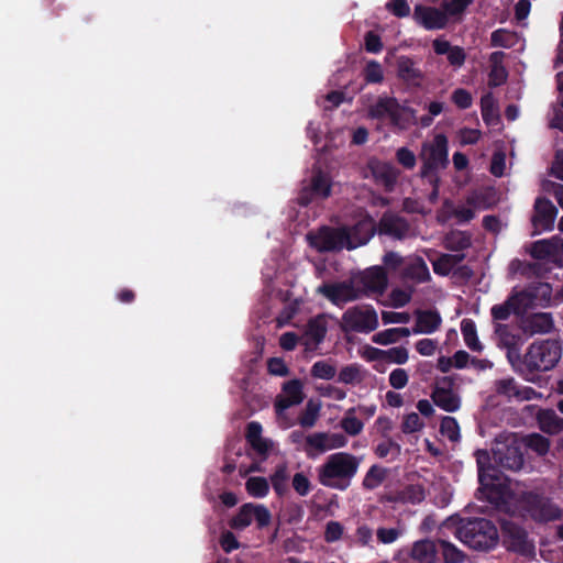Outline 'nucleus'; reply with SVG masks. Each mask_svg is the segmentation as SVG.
Wrapping results in <instances>:
<instances>
[{
	"instance_id": "obj_43",
	"label": "nucleus",
	"mask_w": 563,
	"mask_h": 563,
	"mask_svg": "<svg viewBox=\"0 0 563 563\" xmlns=\"http://www.w3.org/2000/svg\"><path fill=\"white\" fill-rule=\"evenodd\" d=\"M341 428L352 437L360 434L363 430V422L355 416V409L351 408L346 411L344 418L340 422Z\"/></svg>"
},
{
	"instance_id": "obj_37",
	"label": "nucleus",
	"mask_w": 563,
	"mask_h": 563,
	"mask_svg": "<svg viewBox=\"0 0 563 563\" xmlns=\"http://www.w3.org/2000/svg\"><path fill=\"white\" fill-rule=\"evenodd\" d=\"M472 244L471 235L463 231H452L444 238L445 249L459 252L468 249Z\"/></svg>"
},
{
	"instance_id": "obj_8",
	"label": "nucleus",
	"mask_w": 563,
	"mask_h": 563,
	"mask_svg": "<svg viewBox=\"0 0 563 563\" xmlns=\"http://www.w3.org/2000/svg\"><path fill=\"white\" fill-rule=\"evenodd\" d=\"M494 334L497 346L506 351V357L510 365L516 368L521 364V349L525 344V335L510 324L497 322L494 327Z\"/></svg>"
},
{
	"instance_id": "obj_30",
	"label": "nucleus",
	"mask_w": 563,
	"mask_h": 563,
	"mask_svg": "<svg viewBox=\"0 0 563 563\" xmlns=\"http://www.w3.org/2000/svg\"><path fill=\"white\" fill-rule=\"evenodd\" d=\"M441 324V317L435 311H418L416 325L412 329L413 333H432Z\"/></svg>"
},
{
	"instance_id": "obj_2",
	"label": "nucleus",
	"mask_w": 563,
	"mask_h": 563,
	"mask_svg": "<svg viewBox=\"0 0 563 563\" xmlns=\"http://www.w3.org/2000/svg\"><path fill=\"white\" fill-rule=\"evenodd\" d=\"M421 162L420 177L428 178L430 184L439 183V172L449 165L448 139L444 134H437L432 140L421 144L419 153Z\"/></svg>"
},
{
	"instance_id": "obj_1",
	"label": "nucleus",
	"mask_w": 563,
	"mask_h": 563,
	"mask_svg": "<svg viewBox=\"0 0 563 563\" xmlns=\"http://www.w3.org/2000/svg\"><path fill=\"white\" fill-rule=\"evenodd\" d=\"M360 464L361 459L351 453L331 454L318 468V481L325 487L344 490L350 486Z\"/></svg>"
},
{
	"instance_id": "obj_39",
	"label": "nucleus",
	"mask_w": 563,
	"mask_h": 563,
	"mask_svg": "<svg viewBox=\"0 0 563 563\" xmlns=\"http://www.w3.org/2000/svg\"><path fill=\"white\" fill-rule=\"evenodd\" d=\"M516 309V314L526 312L528 309L537 307L530 288L517 291L508 297Z\"/></svg>"
},
{
	"instance_id": "obj_59",
	"label": "nucleus",
	"mask_w": 563,
	"mask_h": 563,
	"mask_svg": "<svg viewBox=\"0 0 563 563\" xmlns=\"http://www.w3.org/2000/svg\"><path fill=\"white\" fill-rule=\"evenodd\" d=\"M409 380V376L406 369L396 368L389 374V384L395 389L404 388Z\"/></svg>"
},
{
	"instance_id": "obj_3",
	"label": "nucleus",
	"mask_w": 563,
	"mask_h": 563,
	"mask_svg": "<svg viewBox=\"0 0 563 563\" xmlns=\"http://www.w3.org/2000/svg\"><path fill=\"white\" fill-rule=\"evenodd\" d=\"M455 536L468 548L477 551H488L496 547L499 540L496 526L485 518L463 522L456 529Z\"/></svg>"
},
{
	"instance_id": "obj_54",
	"label": "nucleus",
	"mask_w": 563,
	"mask_h": 563,
	"mask_svg": "<svg viewBox=\"0 0 563 563\" xmlns=\"http://www.w3.org/2000/svg\"><path fill=\"white\" fill-rule=\"evenodd\" d=\"M250 449L264 461L267 459L269 451L273 448V442L266 438L260 437L258 440H254L249 443Z\"/></svg>"
},
{
	"instance_id": "obj_31",
	"label": "nucleus",
	"mask_w": 563,
	"mask_h": 563,
	"mask_svg": "<svg viewBox=\"0 0 563 563\" xmlns=\"http://www.w3.org/2000/svg\"><path fill=\"white\" fill-rule=\"evenodd\" d=\"M404 276L415 280L416 283H426L430 280L429 268L420 256L411 258L404 271Z\"/></svg>"
},
{
	"instance_id": "obj_22",
	"label": "nucleus",
	"mask_w": 563,
	"mask_h": 563,
	"mask_svg": "<svg viewBox=\"0 0 563 563\" xmlns=\"http://www.w3.org/2000/svg\"><path fill=\"white\" fill-rule=\"evenodd\" d=\"M451 382L444 377L432 391L433 402L441 409L453 412L460 408V397L450 388Z\"/></svg>"
},
{
	"instance_id": "obj_4",
	"label": "nucleus",
	"mask_w": 563,
	"mask_h": 563,
	"mask_svg": "<svg viewBox=\"0 0 563 563\" xmlns=\"http://www.w3.org/2000/svg\"><path fill=\"white\" fill-rule=\"evenodd\" d=\"M562 355V347L556 340H542L531 343L521 358V364L529 372H547L552 369Z\"/></svg>"
},
{
	"instance_id": "obj_63",
	"label": "nucleus",
	"mask_w": 563,
	"mask_h": 563,
	"mask_svg": "<svg viewBox=\"0 0 563 563\" xmlns=\"http://www.w3.org/2000/svg\"><path fill=\"white\" fill-rule=\"evenodd\" d=\"M220 545L225 553H231L239 549L240 543L233 532L224 531L220 538Z\"/></svg>"
},
{
	"instance_id": "obj_27",
	"label": "nucleus",
	"mask_w": 563,
	"mask_h": 563,
	"mask_svg": "<svg viewBox=\"0 0 563 563\" xmlns=\"http://www.w3.org/2000/svg\"><path fill=\"white\" fill-rule=\"evenodd\" d=\"M409 556L418 563H437L438 548L435 541L422 539L413 542Z\"/></svg>"
},
{
	"instance_id": "obj_40",
	"label": "nucleus",
	"mask_w": 563,
	"mask_h": 563,
	"mask_svg": "<svg viewBox=\"0 0 563 563\" xmlns=\"http://www.w3.org/2000/svg\"><path fill=\"white\" fill-rule=\"evenodd\" d=\"M536 306L547 307L552 298V287L549 283H538L529 286Z\"/></svg>"
},
{
	"instance_id": "obj_5",
	"label": "nucleus",
	"mask_w": 563,
	"mask_h": 563,
	"mask_svg": "<svg viewBox=\"0 0 563 563\" xmlns=\"http://www.w3.org/2000/svg\"><path fill=\"white\" fill-rule=\"evenodd\" d=\"M517 503L518 507L537 522L555 521L563 517V510L551 498L543 495L522 493Z\"/></svg>"
},
{
	"instance_id": "obj_14",
	"label": "nucleus",
	"mask_w": 563,
	"mask_h": 563,
	"mask_svg": "<svg viewBox=\"0 0 563 563\" xmlns=\"http://www.w3.org/2000/svg\"><path fill=\"white\" fill-rule=\"evenodd\" d=\"M528 253L538 261H548L563 267V239L559 236L531 243Z\"/></svg>"
},
{
	"instance_id": "obj_55",
	"label": "nucleus",
	"mask_w": 563,
	"mask_h": 563,
	"mask_svg": "<svg viewBox=\"0 0 563 563\" xmlns=\"http://www.w3.org/2000/svg\"><path fill=\"white\" fill-rule=\"evenodd\" d=\"M496 393L499 395H504L508 398L517 397L518 386L514 378H505L497 380L495 384Z\"/></svg>"
},
{
	"instance_id": "obj_61",
	"label": "nucleus",
	"mask_w": 563,
	"mask_h": 563,
	"mask_svg": "<svg viewBox=\"0 0 563 563\" xmlns=\"http://www.w3.org/2000/svg\"><path fill=\"white\" fill-rule=\"evenodd\" d=\"M398 340L394 328L377 332L372 336V341L379 345L393 344L398 342Z\"/></svg>"
},
{
	"instance_id": "obj_42",
	"label": "nucleus",
	"mask_w": 563,
	"mask_h": 563,
	"mask_svg": "<svg viewBox=\"0 0 563 563\" xmlns=\"http://www.w3.org/2000/svg\"><path fill=\"white\" fill-rule=\"evenodd\" d=\"M253 504H244L239 512L231 519L230 526L238 530L249 527L253 521Z\"/></svg>"
},
{
	"instance_id": "obj_64",
	"label": "nucleus",
	"mask_w": 563,
	"mask_h": 563,
	"mask_svg": "<svg viewBox=\"0 0 563 563\" xmlns=\"http://www.w3.org/2000/svg\"><path fill=\"white\" fill-rule=\"evenodd\" d=\"M343 533V527L338 521H330L327 523L325 532H324V539L328 542H334L338 541Z\"/></svg>"
},
{
	"instance_id": "obj_49",
	"label": "nucleus",
	"mask_w": 563,
	"mask_h": 563,
	"mask_svg": "<svg viewBox=\"0 0 563 563\" xmlns=\"http://www.w3.org/2000/svg\"><path fill=\"white\" fill-rule=\"evenodd\" d=\"M364 78L368 84H380L384 80V71L380 64L376 60H371L364 68Z\"/></svg>"
},
{
	"instance_id": "obj_26",
	"label": "nucleus",
	"mask_w": 563,
	"mask_h": 563,
	"mask_svg": "<svg viewBox=\"0 0 563 563\" xmlns=\"http://www.w3.org/2000/svg\"><path fill=\"white\" fill-rule=\"evenodd\" d=\"M432 47L435 54L446 55L448 62L451 66L460 68L464 65L466 54L461 46L451 45V43L443 38H435L432 42Z\"/></svg>"
},
{
	"instance_id": "obj_41",
	"label": "nucleus",
	"mask_w": 563,
	"mask_h": 563,
	"mask_svg": "<svg viewBox=\"0 0 563 563\" xmlns=\"http://www.w3.org/2000/svg\"><path fill=\"white\" fill-rule=\"evenodd\" d=\"M310 373L314 378L330 380L336 374V365L330 360L318 361L312 365Z\"/></svg>"
},
{
	"instance_id": "obj_24",
	"label": "nucleus",
	"mask_w": 563,
	"mask_h": 563,
	"mask_svg": "<svg viewBox=\"0 0 563 563\" xmlns=\"http://www.w3.org/2000/svg\"><path fill=\"white\" fill-rule=\"evenodd\" d=\"M328 332V322L324 316L311 319L301 336L302 344L307 350H316L324 340Z\"/></svg>"
},
{
	"instance_id": "obj_18",
	"label": "nucleus",
	"mask_w": 563,
	"mask_h": 563,
	"mask_svg": "<svg viewBox=\"0 0 563 563\" xmlns=\"http://www.w3.org/2000/svg\"><path fill=\"white\" fill-rule=\"evenodd\" d=\"M518 324L525 338L548 334L554 329V320L550 312L527 314L519 320Z\"/></svg>"
},
{
	"instance_id": "obj_34",
	"label": "nucleus",
	"mask_w": 563,
	"mask_h": 563,
	"mask_svg": "<svg viewBox=\"0 0 563 563\" xmlns=\"http://www.w3.org/2000/svg\"><path fill=\"white\" fill-rule=\"evenodd\" d=\"M466 202L474 209H487L496 202V194L493 189H481L472 192Z\"/></svg>"
},
{
	"instance_id": "obj_32",
	"label": "nucleus",
	"mask_w": 563,
	"mask_h": 563,
	"mask_svg": "<svg viewBox=\"0 0 563 563\" xmlns=\"http://www.w3.org/2000/svg\"><path fill=\"white\" fill-rule=\"evenodd\" d=\"M303 398V384L301 380L292 379L284 384V409L301 404Z\"/></svg>"
},
{
	"instance_id": "obj_13",
	"label": "nucleus",
	"mask_w": 563,
	"mask_h": 563,
	"mask_svg": "<svg viewBox=\"0 0 563 563\" xmlns=\"http://www.w3.org/2000/svg\"><path fill=\"white\" fill-rule=\"evenodd\" d=\"M346 438L341 433L314 432L306 438L305 450L309 456H316L341 449L346 445Z\"/></svg>"
},
{
	"instance_id": "obj_15",
	"label": "nucleus",
	"mask_w": 563,
	"mask_h": 563,
	"mask_svg": "<svg viewBox=\"0 0 563 563\" xmlns=\"http://www.w3.org/2000/svg\"><path fill=\"white\" fill-rule=\"evenodd\" d=\"M355 280L324 284L318 288L319 294L336 306L361 298V290L355 287Z\"/></svg>"
},
{
	"instance_id": "obj_12",
	"label": "nucleus",
	"mask_w": 563,
	"mask_h": 563,
	"mask_svg": "<svg viewBox=\"0 0 563 563\" xmlns=\"http://www.w3.org/2000/svg\"><path fill=\"white\" fill-rule=\"evenodd\" d=\"M331 178L321 169H313L308 183L302 187L299 195V203L307 206L318 199H327L331 195Z\"/></svg>"
},
{
	"instance_id": "obj_56",
	"label": "nucleus",
	"mask_w": 563,
	"mask_h": 563,
	"mask_svg": "<svg viewBox=\"0 0 563 563\" xmlns=\"http://www.w3.org/2000/svg\"><path fill=\"white\" fill-rule=\"evenodd\" d=\"M396 159L406 169H412L417 163L415 153L407 147H399L396 151Z\"/></svg>"
},
{
	"instance_id": "obj_7",
	"label": "nucleus",
	"mask_w": 563,
	"mask_h": 563,
	"mask_svg": "<svg viewBox=\"0 0 563 563\" xmlns=\"http://www.w3.org/2000/svg\"><path fill=\"white\" fill-rule=\"evenodd\" d=\"M378 327L376 310L368 305L354 306L345 310L340 321L343 332L369 333Z\"/></svg>"
},
{
	"instance_id": "obj_21",
	"label": "nucleus",
	"mask_w": 563,
	"mask_h": 563,
	"mask_svg": "<svg viewBox=\"0 0 563 563\" xmlns=\"http://www.w3.org/2000/svg\"><path fill=\"white\" fill-rule=\"evenodd\" d=\"M415 20L427 30H440L448 24V14L437 8L416 5L413 11Z\"/></svg>"
},
{
	"instance_id": "obj_51",
	"label": "nucleus",
	"mask_w": 563,
	"mask_h": 563,
	"mask_svg": "<svg viewBox=\"0 0 563 563\" xmlns=\"http://www.w3.org/2000/svg\"><path fill=\"white\" fill-rule=\"evenodd\" d=\"M526 444L528 448H530L540 455L547 454L550 449L549 439L538 433H533L527 437Z\"/></svg>"
},
{
	"instance_id": "obj_62",
	"label": "nucleus",
	"mask_w": 563,
	"mask_h": 563,
	"mask_svg": "<svg viewBox=\"0 0 563 563\" xmlns=\"http://www.w3.org/2000/svg\"><path fill=\"white\" fill-rule=\"evenodd\" d=\"M252 512H253V520L256 521L257 527L260 529L267 527L269 525L272 516L265 506H262V505L254 506V509Z\"/></svg>"
},
{
	"instance_id": "obj_16",
	"label": "nucleus",
	"mask_w": 563,
	"mask_h": 563,
	"mask_svg": "<svg viewBox=\"0 0 563 563\" xmlns=\"http://www.w3.org/2000/svg\"><path fill=\"white\" fill-rule=\"evenodd\" d=\"M355 283L361 285V297L369 294L382 295L388 285L387 274L382 266H373L362 272Z\"/></svg>"
},
{
	"instance_id": "obj_57",
	"label": "nucleus",
	"mask_w": 563,
	"mask_h": 563,
	"mask_svg": "<svg viewBox=\"0 0 563 563\" xmlns=\"http://www.w3.org/2000/svg\"><path fill=\"white\" fill-rule=\"evenodd\" d=\"M409 358V352L404 346H396L389 350H386L385 361L396 363V364H405Z\"/></svg>"
},
{
	"instance_id": "obj_44",
	"label": "nucleus",
	"mask_w": 563,
	"mask_h": 563,
	"mask_svg": "<svg viewBox=\"0 0 563 563\" xmlns=\"http://www.w3.org/2000/svg\"><path fill=\"white\" fill-rule=\"evenodd\" d=\"M442 547V554L445 563H462L465 560V554L459 550L453 543L440 540Z\"/></svg>"
},
{
	"instance_id": "obj_60",
	"label": "nucleus",
	"mask_w": 563,
	"mask_h": 563,
	"mask_svg": "<svg viewBox=\"0 0 563 563\" xmlns=\"http://www.w3.org/2000/svg\"><path fill=\"white\" fill-rule=\"evenodd\" d=\"M386 8L398 18L408 16L410 13V7L407 0H390L386 4Z\"/></svg>"
},
{
	"instance_id": "obj_20",
	"label": "nucleus",
	"mask_w": 563,
	"mask_h": 563,
	"mask_svg": "<svg viewBox=\"0 0 563 563\" xmlns=\"http://www.w3.org/2000/svg\"><path fill=\"white\" fill-rule=\"evenodd\" d=\"M397 77L408 87L419 88L422 86L426 75L418 67L417 62L408 56H399L396 62Z\"/></svg>"
},
{
	"instance_id": "obj_6",
	"label": "nucleus",
	"mask_w": 563,
	"mask_h": 563,
	"mask_svg": "<svg viewBox=\"0 0 563 563\" xmlns=\"http://www.w3.org/2000/svg\"><path fill=\"white\" fill-rule=\"evenodd\" d=\"M492 452L496 464L503 468L519 471L523 465L520 443L514 433H500L496 437Z\"/></svg>"
},
{
	"instance_id": "obj_45",
	"label": "nucleus",
	"mask_w": 563,
	"mask_h": 563,
	"mask_svg": "<svg viewBox=\"0 0 563 563\" xmlns=\"http://www.w3.org/2000/svg\"><path fill=\"white\" fill-rule=\"evenodd\" d=\"M245 487L247 493L256 498L264 497L269 489L268 482L264 477H250Z\"/></svg>"
},
{
	"instance_id": "obj_53",
	"label": "nucleus",
	"mask_w": 563,
	"mask_h": 563,
	"mask_svg": "<svg viewBox=\"0 0 563 563\" xmlns=\"http://www.w3.org/2000/svg\"><path fill=\"white\" fill-rule=\"evenodd\" d=\"M424 423L416 412L408 413L404 417L401 431L404 433L418 432L423 428Z\"/></svg>"
},
{
	"instance_id": "obj_58",
	"label": "nucleus",
	"mask_w": 563,
	"mask_h": 563,
	"mask_svg": "<svg viewBox=\"0 0 563 563\" xmlns=\"http://www.w3.org/2000/svg\"><path fill=\"white\" fill-rule=\"evenodd\" d=\"M400 445L391 440H387L385 442H382L379 443L377 446H376V450H375V453L384 459L386 456H388L389 454H394L396 456H398L400 454Z\"/></svg>"
},
{
	"instance_id": "obj_46",
	"label": "nucleus",
	"mask_w": 563,
	"mask_h": 563,
	"mask_svg": "<svg viewBox=\"0 0 563 563\" xmlns=\"http://www.w3.org/2000/svg\"><path fill=\"white\" fill-rule=\"evenodd\" d=\"M386 474L387 472L385 468L378 467L376 465L372 466L364 477V487L367 489L376 488L384 482Z\"/></svg>"
},
{
	"instance_id": "obj_35",
	"label": "nucleus",
	"mask_w": 563,
	"mask_h": 563,
	"mask_svg": "<svg viewBox=\"0 0 563 563\" xmlns=\"http://www.w3.org/2000/svg\"><path fill=\"white\" fill-rule=\"evenodd\" d=\"M476 463L478 467V478L483 486H489L493 482L490 456L486 450H477L475 452Z\"/></svg>"
},
{
	"instance_id": "obj_23",
	"label": "nucleus",
	"mask_w": 563,
	"mask_h": 563,
	"mask_svg": "<svg viewBox=\"0 0 563 563\" xmlns=\"http://www.w3.org/2000/svg\"><path fill=\"white\" fill-rule=\"evenodd\" d=\"M376 229L372 218L360 220L352 229H347V249L352 250L366 244L375 234Z\"/></svg>"
},
{
	"instance_id": "obj_50",
	"label": "nucleus",
	"mask_w": 563,
	"mask_h": 563,
	"mask_svg": "<svg viewBox=\"0 0 563 563\" xmlns=\"http://www.w3.org/2000/svg\"><path fill=\"white\" fill-rule=\"evenodd\" d=\"M404 530L400 527L386 528L379 527L376 530V539L382 544H391L398 540Z\"/></svg>"
},
{
	"instance_id": "obj_52",
	"label": "nucleus",
	"mask_w": 563,
	"mask_h": 563,
	"mask_svg": "<svg viewBox=\"0 0 563 563\" xmlns=\"http://www.w3.org/2000/svg\"><path fill=\"white\" fill-rule=\"evenodd\" d=\"M492 317L495 321H506L511 313L516 314V309L509 298L503 303L495 305L490 309Z\"/></svg>"
},
{
	"instance_id": "obj_38",
	"label": "nucleus",
	"mask_w": 563,
	"mask_h": 563,
	"mask_svg": "<svg viewBox=\"0 0 563 563\" xmlns=\"http://www.w3.org/2000/svg\"><path fill=\"white\" fill-rule=\"evenodd\" d=\"M461 332L463 334L465 344L468 346V349L476 352H481L483 350V345L478 340L476 325L473 320H462Z\"/></svg>"
},
{
	"instance_id": "obj_17",
	"label": "nucleus",
	"mask_w": 563,
	"mask_h": 563,
	"mask_svg": "<svg viewBox=\"0 0 563 563\" xmlns=\"http://www.w3.org/2000/svg\"><path fill=\"white\" fill-rule=\"evenodd\" d=\"M377 230L379 234H385L399 241L413 236L410 223L405 218L393 212H385L382 216Z\"/></svg>"
},
{
	"instance_id": "obj_25",
	"label": "nucleus",
	"mask_w": 563,
	"mask_h": 563,
	"mask_svg": "<svg viewBox=\"0 0 563 563\" xmlns=\"http://www.w3.org/2000/svg\"><path fill=\"white\" fill-rule=\"evenodd\" d=\"M505 542L508 549L521 554H530L533 551V544L529 541L527 532L511 523L505 526Z\"/></svg>"
},
{
	"instance_id": "obj_33",
	"label": "nucleus",
	"mask_w": 563,
	"mask_h": 563,
	"mask_svg": "<svg viewBox=\"0 0 563 563\" xmlns=\"http://www.w3.org/2000/svg\"><path fill=\"white\" fill-rule=\"evenodd\" d=\"M464 258L465 255L463 253L442 254L432 263L433 271L438 275H449Z\"/></svg>"
},
{
	"instance_id": "obj_47",
	"label": "nucleus",
	"mask_w": 563,
	"mask_h": 563,
	"mask_svg": "<svg viewBox=\"0 0 563 563\" xmlns=\"http://www.w3.org/2000/svg\"><path fill=\"white\" fill-rule=\"evenodd\" d=\"M440 432L450 441L456 442L460 440V427L453 417H444L440 424Z\"/></svg>"
},
{
	"instance_id": "obj_9",
	"label": "nucleus",
	"mask_w": 563,
	"mask_h": 563,
	"mask_svg": "<svg viewBox=\"0 0 563 563\" xmlns=\"http://www.w3.org/2000/svg\"><path fill=\"white\" fill-rule=\"evenodd\" d=\"M399 175L400 172L391 163L371 157L366 162L363 176L364 178L371 177L386 192H391L396 187Z\"/></svg>"
},
{
	"instance_id": "obj_36",
	"label": "nucleus",
	"mask_w": 563,
	"mask_h": 563,
	"mask_svg": "<svg viewBox=\"0 0 563 563\" xmlns=\"http://www.w3.org/2000/svg\"><path fill=\"white\" fill-rule=\"evenodd\" d=\"M320 401L313 399L308 400L305 409L300 412L298 417L299 424L306 429L312 428L320 416Z\"/></svg>"
},
{
	"instance_id": "obj_11",
	"label": "nucleus",
	"mask_w": 563,
	"mask_h": 563,
	"mask_svg": "<svg viewBox=\"0 0 563 563\" xmlns=\"http://www.w3.org/2000/svg\"><path fill=\"white\" fill-rule=\"evenodd\" d=\"M310 244L319 252L341 251L347 247V228L323 227L309 234Z\"/></svg>"
},
{
	"instance_id": "obj_19",
	"label": "nucleus",
	"mask_w": 563,
	"mask_h": 563,
	"mask_svg": "<svg viewBox=\"0 0 563 563\" xmlns=\"http://www.w3.org/2000/svg\"><path fill=\"white\" fill-rule=\"evenodd\" d=\"M533 209L531 218L533 228L537 231L552 230L558 216L556 207L549 199L540 197L536 199Z\"/></svg>"
},
{
	"instance_id": "obj_29",
	"label": "nucleus",
	"mask_w": 563,
	"mask_h": 563,
	"mask_svg": "<svg viewBox=\"0 0 563 563\" xmlns=\"http://www.w3.org/2000/svg\"><path fill=\"white\" fill-rule=\"evenodd\" d=\"M540 429L549 434H558L563 430V419L553 409H540L537 413Z\"/></svg>"
},
{
	"instance_id": "obj_10",
	"label": "nucleus",
	"mask_w": 563,
	"mask_h": 563,
	"mask_svg": "<svg viewBox=\"0 0 563 563\" xmlns=\"http://www.w3.org/2000/svg\"><path fill=\"white\" fill-rule=\"evenodd\" d=\"M406 108L400 106L398 100L389 96H379L374 103L367 108V117L374 120L388 119L390 124L399 129H405L402 114Z\"/></svg>"
},
{
	"instance_id": "obj_48",
	"label": "nucleus",
	"mask_w": 563,
	"mask_h": 563,
	"mask_svg": "<svg viewBox=\"0 0 563 563\" xmlns=\"http://www.w3.org/2000/svg\"><path fill=\"white\" fill-rule=\"evenodd\" d=\"M338 380L343 384H358L362 382L361 368L358 365L351 364L341 368Z\"/></svg>"
},
{
	"instance_id": "obj_28",
	"label": "nucleus",
	"mask_w": 563,
	"mask_h": 563,
	"mask_svg": "<svg viewBox=\"0 0 563 563\" xmlns=\"http://www.w3.org/2000/svg\"><path fill=\"white\" fill-rule=\"evenodd\" d=\"M548 271L541 263L538 262H527L518 258L512 260L508 266V274L510 276L520 275L527 279L541 277Z\"/></svg>"
}]
</instances>
